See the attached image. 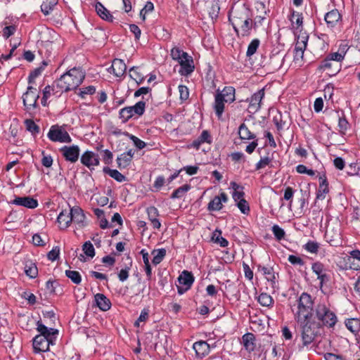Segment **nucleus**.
<instances>
[{"label": "nucleus", "mask_w": 360, "mask_h": 360, "mask_svg": "<svg viewBox=\"0 0 360 360\" xmlns=\"http://www.w3.org/2000/svg\"><path fill=\"white\" fill-rule=\"evenodd\" d=\"M85 72L81 68H73L57 79L55 84L63 91H70L76 89L84 81Z\"/></svg>", "instance_id": "f257e3e1"}, {"label": "nucleus", "mask_w": 360, "mask_h": 360, "mask_svg": "<svg viewBox=\"0 0 360 360\" xmlns=\"http://www.w3.org/2000/svg\"><path fill=\"white\" fill-rule=\"evenodd\" d=\"M313 304L311 297L307 292H302L297 300L296 309H292L295 320L304 323L312 316Z\"/></svg>", "instance_id": "f03ea898"}, {"label": "nucleus", "mask_w": 360, "mask_h": 360, "mask_svg": "<svg viewBox=\"0 0 360 360\" xmlns=\"http://www.w3.org/2000/svg\"><path fill=\"white\" fill-rule=\"evenodd\" d=\"M302 326V340L303 346H308L315 339L319 333L317 323L314 321L307 319L304 323H300Z\"/></svg>", "instance_id": "7ed1b4c3"}, {"label": "nucleus", "mask_w": 360, "mask_h": 360, "mask_svg": "<svg viewBox=\"0 0 360 360\" xmlns=\"http://www.w3.org/2000/svg\"><path fill=\"white\" fill-rule=\"evenodd\" d=\"M316 317L321 323L328 328H333L338 321L335 314L325 304H319L316 309Z\"/></svg>", "instance_id": "20e7f679"}, {"label": "nucleus", "mask_w": 360, "mask_h": 360, "mask_svg": "<svg viewBox=\"0 0 360 360\" xmlns=\"http://www.w3.org/2000/svg\"><path fill=\"white\" fill-rule=\"evenodd\" d=\"M146 109V102L139 101L134 105L124 107L120 110L119 117L123 122H127L134 116L140 117L143 115Z\"/></svg>", "instance_id": "39448f33"}, {"label": "nucleus", "mask_w": 360, "mask_h": 360, "mask_svg": "<svg viewBox=\"0 0 360 360\" xmlns=\"http://www.w3.org/2000/svg\"><path fill=\"white\" fill-rule=\"evenodd\" d=\"M252 17L250 15V9L245 4L238 5L233 6L231 11L229 13V21L232 27L238 25L239 22Z\"/></svg>", "instance_id": "423d86ee"}, {"label": "nucleus", "mask_w": 360, "mask_h": 360, "mask_svg": "<svg viewBox=\"0 0 360 360\" xmlns=\"http://www.w3.org/2000/svg\"><path fill=\"white\" fill-rule=\"evenodd\" d=\"M47 137L53 142L70 143L72 139L63 126L52 125L47 134Z\"/></svg>", "instance_id": "0eeeda50"}, {"label": "nucleus", "mask_w": 360, "mask_h": 360, "mask_svg": "<svg viewBox=\"0 0 360 360\" xmlns=\"http://www.w3.org/2000/svg\"><path fill=\"white\" fill-rule=\"evenodd\" d=\"M39 98V96L37 93V89L32 85H29L26 92L22 95V101L25 110L28 112L35 110L38 107L37 101Z\"/></svg>", "instance_id": "6e6552de"}, {"label": "nucleus", "mask_w": 360, "mask_h": 360, "mask_svg": "<svg viewBox=\"0 0 360 360\" xmlns=\"http://www.w3.org/2000/svg\"><path fill=\"white\" fill-rule=\"evenodd\" d=\"M56 337L36 335L33 338V349L34 353L46 352L49 350L51 345H54Z\"/></svg>", "instance_id": "1a4fd4ad"}, {"label": "nucleus", "mask_w": 360, "mask_h": 360, "mask_svg": "<svg viewBox=\"0 0 360 360\" xmlns=\"http://www.w3.org/2000/svg\"><path fill=\"white\" fill-rule=\"evenodd\" d=\"M194 276L190 271L184 270L178 278V281L181 285H177V292L179 295L184 294L192 286L194 282Z\"/></svg>", "instance_id": "9d476101"}, {"label": "nucleus", "mask_w": 360, "mask_h": 360, "mask_svg": "<svg viewBox=\"0 0 360 360\" xmlns=\"http://www.w3.org/2000/svg\"><path fill=\"white\" fill-rule=\"evenodd\" d=\"M233 29L238 39L250 37L252 30L254 29L252 17L239 22L238 25L233 27Z\"/></svg>", "instance_id": "9b49d317"}, {"label": "nucleus", "mask_w": 360, "mask_h": 360, "mask_svg": "<svg viewBox=\"0 0 360 360\" xmlns=\"http://www.w3.org/2000/svg\"><path fill=\"white\" fill-rule=\"evenodd\" d=\"M265 95V89L262 88L254 93L250 98H247L249 102L248 111L251 113H255L261 108V103Z\"/></svg>", "instance_id": "f8f14e48"}, {"label": "nucleus", "mask_w": 360, "mask_h": 360, "mask_svg": "<svg viewBox=\"0 0 360 360\" xmlns=\"http://www.w3.org/2000/svg\"><path fill=\"white\" fill-rule=\"evenodd\" d=\"M180 69L179 73L181 76L187 77L190 75L195 69L193 58L188 53L184 54V58L179 61Z\"/></svg>", "instance_id": "ddd939ff"}, {"label": "nucleus", "mask_w": 360, "mask_h": 360, "mask_svg": "<svg viewBox=\"0 0 360 360\" xmlns=\"http://www.w3.org/2000/svg\"><path fill=\"white\" fill-rule=\"evenodd\" d=\"M63 158L68 162H76L79 157V148L77 145L64 146L60 149Z\"/></svg>", "instance_id": "4468645a"}, {"label": "nucleus", "mask_w": 360, "mask_h": 360, "mask_svg": "<svg viewBox=\"0 0 360 360\" xmlns=\"http://www.w3.org/2000/svg\"><path fill=\"white\" fill-rule=\"evenodd\" d=\"M80 161L91 170L94 169V166H98L100 164L98 155L90 150H86L82 155Z\"/></svg>", "instance_id": "2eb2a0df"}, {"label": "nucleus", "mask_w": 360, "mask_h": 360, "mask_svg": "<svg viewBox=\"0 0 360 360\" xmlns=\"http://www.w3.org/2000/svg\"><path fill=\"white\" fill-rule=\"evenodd\" d=\"M317 69L321 72L326 70L330 71L331 75H335L341 70V65L340 63H334L330 60V59L325 58L320 62Z\"/></svg>", "instance_id": "dca6fc26"}, {"label": "nucleus", "mask_w": 360, "mask_h": 360, "mask_svg": "<svg viewBox=\"0 0 360 360\" xmlns=\"http://www.w3.org/2000/svg\"><path fill=\"white\" fill-rule=\"evenodd\" d=\"M228 201V196L224 192H221L220 195L215 196L208 204L207 210L209 211H219L222 209V202Z\"/></svg>", "instance_id": "f3484780"}, {"label": "nucleus", "mask_w": 360, "mask_h": 360, "mask_svg": "<svg viewBox=\"0 0 360 360\" xmlns=\"http://www.w3.org/2000/svg\"><path fill=\"white\" fill-rule=\"evenodd\" d=\"M11 203L18 206H22L29 209H34L38 206V202L30 196L15 197Z\"/></svg>", "instance_id": "a211bd4d"}, {"label": "nucleus", "mask_w": 360, "mask_h": 360, "mask_svg": "<svg viewBox=\"0 0 360 360\" xmlns=\"http://www.w3.org/2000/svg\"><path fill=\"white\" fill-rule=\"evenodd\" d=\"M134 155V151L132 149H129L127 152L120 154L117 158V167L120 169H125L131 162L132 158Z\"/></svg>", "instance_id": "6ab92c4d"}, {"label": "nucleus", "mask_w": 360, "mask_h": 360, "mask_svg": "<svg viewBox=\"0 0 360 360\" xmlns=\"http://www.w3.org/2000/svg\"><path fill=\"white\" fill-rule=\"evenodd\" d=\"M193 349L195 352V355L199 359H202L210 352V345L207 342L200 340L193 345Z\"/></svg>", "instance_id": "aec40b11"}, {"label": "nucleus", "mask_w": 360, "mask_h": 360, "mask_svg": "<svg viewBox=\"0 0 360 360\" xmlns=\"http://www.w3.org/2000/svg\"><path fill=\"white\" fill-rule=\"evenodd\" d=\"M329 192L328 183L325 174L319 176V185L316 191V201L323 200Z\"/></svg>", "instance_id": "412c9836"}, {"label": "nucleus", "mask_w": 360, "mask_h": 360, "mask_svg": "<svg viewBox=\"0 0 360 360\" xmlns=\"http://www.w3.org/2000/svg\"><path fill=\"white\" fill-rule=\"evenodd\" d=\"M311 269L317 275V278L320 281V286L321 288L323 283L328 281V276L324 272V265L319 262H316L312 264Z\"/></svg>", "instance_id": "4be33fe9"}, {"label": "nucleus", "mask_w": 360, "mask_h": 360, "mask_svg": "<svg viewBox=\"0 0 360 360\" xmlns=\"http://www.w3.org/2000/svg\"><path fill=\"white\" fill-rule=\"evenodd\" d=\"M341 15L338 9H333L326 13L324 20L327 26L330 28L334 27L337 23L341 20Z\"/></svg>", "instance_id": "5701e85b"}, {"label": "nucleus", "mask_w": 360, "mask_h": 360, "mask_svg": "<svg viewBox=\"0 0 360 360\" xmlns=\"http://www.w3.org/2000/svg\"><path fill=\"white\" fill-rule=\"evenodd\" d=\"M146 212L153 228L159 229L161 227V223L158 218L160 215L158 210L154 206H150L147 208Z\"/></svg>", "instance_id": "b1692460"}, {"label": "nucleus", "mask_w": 360, "mask_h": 360, "mask_svg": "<svg viewBox=\"0 0 360 360\" xmlns=\"http://www.w3.org/2000/svg\"><path fill=\"white\" fill-rule=\"evenodd\" d=\"M226 102L223 99L219 94V89L217 90L216 94L214 96V102L213 105V108L215 112L217 117L220 119L223 115L224 110V105Z\"/></svg>", "instance_id": "393cba45"}, {"label": "nucleus", "mask_w": 360, "mask_h": 360, "mask_svg": "<svg viewBox=\"0 0 360 360\" xmlns=\"http://www.w3.org/2000/svg\"><path fill=\"white\" fill-rule=\"evenodd\" d=\"M112 70L113 74L117 77H122L126 72L127 65L124 60L119 58H115L112 60L110 68Z\"/></svg>", "instance_id": "a878e982"}, {"label": "nucleus", "mask_w": 360, "mask_h": 360, "mask_svg": "<svg viewBox=\"0 0 360 360\" xmlns=\"http://www.w3.org/2000/svg\"><path fill=\"white\" fill-rule=\"evenodd\" d=\"M242 344L248 352H252L255 350V336L252 333H247L242 336Z\"/></svg>", "instance_id": "bb28decb"}, {"label": "nucleus", "mask_w": 360, "mask_h": 360, "mask_svg": "<svg viewBox=\"0 0 360 360\" xmlns=\"http://www.w3.org/2000/svg\"><path fill=\"white\" fill-rule=\"evenodd\" d=\"M96 306L102 311H106L111 307L110 300L103 294L97 293L94 296Z\"/></svg>", "instance_id": "cd10ccee"}, {"label": "nucleus", "mask_w": 360, "mask_h": 360, "mask_svg": "<svg viewBox=\"0 0 360 360\" xmlns=\"http://www.w3.org/2000/svg\"><path fill=\"white\" fill-rule=\"evenodd\" d=\"M212 142V138L210 134V132L207 130H203L201 133V134L195 139L193 142L191 146L198 150L200 148V146L204 143H211Z\"/></svg>", "instance_id": "c85d7f7f"}, {"label": "nucleus", "mask_w": 360, "mask_h": 360, "mask_svg": "<svg viewBox=\"0 0 360 360\" xmlns=\"http://www.w3.org/2000/svg\"><path fill=\"white\" fill-rule=\"evenodd\" d=\"M349 267L354 270H360V250H354L349 252L348 257Z\"/></svg>", "instance_id": "c756f323"}, {"label": "nucleus", "mask_w": 360, "mask_h": 360, "mask_svg": "<svg viewBox=\"0 0 360 360\" xmlns=\"http://www.w3.org/2000/svg\"><path fill=\"white\" fill-rule=\"evenodd\" d=\"M96 11L99 17L109 22H112L113 21V16L111 13L100 2L96 4Z\"/></svg>", "instance_id": "7c9ffc66"}, {"label": "nucleus", "mask_w": 360, "mask_h": 360, "mask_svg": "<svg viewBox=\"0 0 360 360\" xmlns=\"http://www.w3.org/2000/svg\"><path fill=\"white\" fill-rule=\"evenodd\" d=\"M57 221L60 229H67L72 221L70 211L62 210L58 216Z\"/></svg>", "instance_id": "2f4dec72"}, {"label": "nucleus", "mask_w": 360, "mask_h": 360, "mask_svg": "<svg viewBox=\"0 0 360 360\" xmlns=\"http://www.w3.org/2000/svg\"><path fill=\"white\" fill-rule=\"evenodd\" d=\"M37 330L39 333L38 335L56 337L58 333V330L57 329L52 328H49L40 321H37Z\"/></svg>", "instance_id": "473e14b6"}, {"label": "nucleus", "mask_w": 360, "mask_h": 360, "mask_svg": "<svg viewBox=\"0 0 360 360\" xmlns=\"http://www.w3.org/2000/svg\"><path fill=\"white\" fill-rule=\"evenodd\" d=\"M72 221L76 222L78 224H83L85 215L83 210L79 207H73L70 210Z\"/></svg>", "instance_id": "72a5a7b5"}, {"label": "nucleus", "mask_w": 360, "mask_h": 360, "mask_svg": "<svg viewBox=\"0 0 360 360\" xmlns=\"http://www.w3.org/2000/svg\"><path fill=\"white\" fill-rule=\"evenodd\" d=\"M219 94L226 103H231L235 101V89L233 86H225L222 91L219 90Z\"/></svg>", "instance_id": "f704fd0d"}, {"label": "nucleus", "mask_w": 360, "mask_h": 360, "mask_svg": "<svg viewBox=\"0 0 360 360\" xmlns=\"http://www.w3.org/2000/svg\"><path fill=\"white\" fill-rule=\"evenodd\" d=\"M238 134L242 140L256 139V136L252 133L245 124L243 123L238 128Z\"/></svg>", "instance_id": "c9c22d12"}, {"label": "nucleus", "mask_w": 360, "mask_h": 360, "mask_svg": "<svg viewBox=\"0 0 360 360\" xmlns=\"http://www.w3.org/2000/svg\"><path fill=\"white\" fill-rule=\"evenodd\" d=\"M103 171L105 174H108L111 178L114 179L117 182L121 183L126 180L125 176H124L117 169H112L108 167H105Z\"/></svg>", "instance_id": "e433bc0d"}, {"label": "nucleus", "mask_w": 360, "mask_h": 360, "mask_svg": "<svg viewBox=\"0 0 360 360\" xmlns=\"http://www.w3.org/2000/svg\"><path fill=\"white\" fill-rule=\"evenodd\" d=\"M345 326L354 335L360 331V320L358 319H348L345 321Z\"/></svg>", "instance_id": "4c0bfd02"}, {"label": "nucleus", "mask_w": 360, "mask_h": 360, "mask_svg": "<svg viewBox=\"0 0 360 360\" xmlns=\"http://www.w3.org/2000/svg\"><path fill=\"white\" fill-rule=\"evenodd\" d=\"M341 114L342 115H340L338 112L339 131L340 134H345L346 131L349 129L350 124L347 120L346 119L344 112H342Z\"/></svg>", "instance_id": "58836bf2"}, {"label": "nucleus", "mask_w": 360, "mask_h": 360, "mask_svg": "<svg viewBox=\"0 0 360 360\" xmlns=\"http://www.w3.org/2000/svg\"><path fill=\"white\" fill-rule=\"evenodd\" d=\"M264 275L266 277V279L271 283L272 287H274V285L276 283V278L275 276V273L272 267L263 266L261 269Z\"/></svg>", "instance_id": "ea45409f"}, {"label": "nucleus", "mask_w": 360, "mask_h": 360, "mask_svg": "<svg viewBox=\"0 0 360 360\" xmlns=\"http://www.w3.org/2000/svg\"><path fill=\"white\" fill-rule=\"evenodd\" d=\"M153 258L152 262L154 265L159 264L165 258L166 255V250L165 248H160L158 250H153L152 251Z\"/></svg>", "instance_id": "a19ab883"}, {"label": "nucleus", "mask_w": 360, "mask_h": 360, "mask_svg": "<svg viewBox=\"0 0 360 360\" xmlns=\"http://www.w3.org/2000/svg\"><path fill=\"white\" fill-rule=\"evenodd\" d=\"M129 77L133 79L137 84H141L144 81V76L139 71V68L133 66L129 69Z\"/></svg>", "instance_id": "79ce46f5"}, {"label": "nucleus", "mask_w": 360, "mask_h": 360, "mask_svg": "<svg viewBox=\"0 0 360 360\" xmlns=\"http://www.w3.org/2000/svg\"><path fill=\"white\" fill-rule=\"evenodd\" d=\"M58 4V0H45L43 1L41 5V12L47 15H49L55 6Z\"/></svg>", "instance_id": "37998d69"}, {"label": "nucleus", "mask_w": 360, "mask_h": 360, "mask_svg": "<svg viewBox=\"0 0 360 360\" xmlns=\"http://www.w3.org/2000/svg\"><path fill=\"white\" fill-rule=\"evenodd\" d=\"M290 20L291 21L292 25L294 27L295 25L296 28L298 29L300 27L302 26V23H303L302 13L292 11Z\"/></svg>", "instance_id": "c03bdc74"}, {"label": "nucleus", "mask_w": 360, "mask_h": 360, "mask_svg": "<svg viewBox=\"0 0 360 360\" xmlns=\"http://www.w3.org/2000/svg\"><path fill=\"white\" fill-rule=\"evenodd\" d=\"M24 123H25L26 129L28 131H30L32 134V135L36 136L39 133V131H40L39 127L32 120H30V119L25 120Z\"/></svg>", "instance_id": "a18cd8bd"}, {"label": "nucleus", "mask_w": 360, "mask_h": 360, "mask_svg": "<svg viewBox=\"0 0 360 360\" xmlns=\"http://www.w3.org/2000/svg\"><path fill=\"white\" fill-rule=\"evenodd\" d=\"M308 39L309 36L306 34H302L297 36L295 49L305 51L307 46Z\"/></svg>", "instance_id": "49530a36"}, {"label": "nucleus", "mask_w": 360, "mask_h": 360, "mask_svg": "<svg viewBox=\"0 0 360 360\" xmlns=\"http://www.w3.org/2000/svg\"><path fill=\"white\" fill-rule=\"evenodd\" d=\"M257 301L263 307H270L272 305L274 300L270 295L266 292H262L259 295Z\"/></svg>", "instance_id": "de8ad7c7"}, {"label": "nucleus", "mask_w": 360, "mask_h": 360, "mask_svg": "<svg viewBox=\"0 0 360 360\" xmlns=\"http://www.w3.org/2000/svg\"><path fill=\"white\" fill-rule=\"evenodd\" d=\"M190 188L191 186L189 184H184L179 187L173 191L171 195V198L175 199L182 198L186 194V193L190 190Z\"/></svg>", "instance_id": "09e8293b"}, {"label": "nucleus", "mask_w": 360, "mask_h": 360, "mask_svg": "<svg viewBox=\"0 0 360 360\" xmlns=\"http://www.w3.org/2000/svg\"><path fill=\"white\" fill-rule=\"evenodd\" d=\"M347 174L360 176V162H352L347 166Z\"/></svg>", "instance_id": "8fccbe9b"}, {"label": "nucleus", "mask_w": 360, "mask_h": 360, "mask_svg": "<svg viewBox=\"0 0 360 360\" xmlns=\"http://www.w3.org/2000/svg\"><path fill=\"white\" fill-rule=\"evenodd\" d=\"M259 44H260L259 39H252L248 46V49L246 51V56L248 58H250L252 56H253L256 53L257 49L259 48Z\"/></svg>", "instance_id": "3c124183"}, {"label": "nucleus", "mask_w": 360, "mask_h": 360, "mask_svg": "<svg viewBox=\"0 0 360 360\" xmlns=\"http://www.w3.org/2000/svg\"><path fill=\"white\" fill-rule=\"evenodd\" d=\"M65 276L75 284H79L82 281V277L79 271L72 270H66Z\"/></svg>", "instance_id": "603ef678"}, {"label": "nucleus", "mask_w": 360, "mask_h": 360, "mask_svg": "<svg viewBox=\"0 0 360 360\" xmlns=\"http://www.w3.org/2000/svg\"><path fill=\"white\" fill-rule=\"evenodd\" d=\"M84 253L89 257L93 258L95 256V249L90 241H86L82 245Z\"/></svg>", "instance_id": "864d4df0"}, {"label": "nucleus", "mask_w": 360, "mask_h": 360, "mask_svg": "<svg viewBox=\"0 0 360 360\" xmlns=\"http://www.w3.org/2000/svg\"><path fill=\"white\" fill-rule=\"evenodd\" d=\"M304 248L308 252L316 254L319 249V243L316 241L309 240L304 245Z\"/></svg>", "instance_id": "5fc2aeb1"}, {"label": "nucleus", "mask_w": 360, "mask_h": 360, "mask_svg": "<svg viewBox=\"0 0 360 360\" xmlns=\"http://www.w3.org/2000/svg\"><path fill=\"white\" fill-rule=\"evenodd\" d=\"M187 53L186 52L183 51L179 47H174L171 50V57L173 60L179 61L184 58V54Z\"/></svg>", "instance_id": "6e6d98bb"}, {"label": "nucleus", "mask_w": 360, "mask_h": 360, "mask_svg": "<svg viewBox=\"0 0 360 360\" xmlns=\"http://www.w3.org/2000/svg\"><path fill=\"white\" fill-rule=\"evenodd\" d=\"M271 230H272V232L274 235V237L276 238V240H281L282 239L284 238L285 235V231L282 228H281L278 225L274 224L272 226Z\"/></svg>", "instance_id": "4d7b16f0"}, {"label": "nucleus", "mask_w": 360, "mask_h": 360, "mask_svg": "<svg viewBox=\"0 0 360 360\" xmlns=\"http://www.w3.org/2000/svg\"><path fill=\"white\" fill-rule=\"evenodd\" d=\"M96 92V87L94 86H88L79 89L78 95L82 98H84L86 95H93Z\"/></svg>", "instance_id": "13d9d810"}, {"label": "nucleus", "mask_w": 360, "mask_h": 360, "mask_svg": "<svg viewBox=\"0 0 360 360\" xmlns=\"http://www.w3.org/2000/svg\"><path fill=\"white\" fill-rule=\"evenodd\" d=\"M236 205L243 214L246 215L249 214L250 211V206L245 200H239L236 202Z\"/></svg>", "instance_id": "bf43d9fd"}, {"label": "nucleus", "mask_w": 360, "mask_h": 360, "mask_svg": "<svg viewBox=\"0 0 360 360\" xmlns=\"http://www.w3.org/2000/svg\"><path fill=\"white\" fill-rule=\"evenodd\" d=\"M126 134L133 141L134 144L138 149L141 150L146 147V143L144 141L139 139L138 137L135 136L133 134H130L129 133H127Z\"/></svg>", "instance_id": "052dcab7"}, {"label": "nucleus", "mask_w": 360, "mask_h": 360, "mask_svg": "<svg viewBox=\"0 0 360 360\" xmlns=\"http://www.w3.org/2000/svg\"><path fill=\"white\" fill-rule=\"evenodd\" d=\"M271 162V158L268 156L262 157L255 165V169L259 170L268 166Z\"/></svg>", "instance_id": "680f3d73"}, {"label": "nucleus", "mask_w": 360, "mask_h": 360, "mask_svg": "<svg viewBox=\"0 0 360 360\" xmlns=\"http://www.w3.org/2000/svg\"><path fill=\"white\" fill-rule=\"evenodd\" d=\"M294 193H295V190L292 187L288 186L285 189L283 199L285 200L290 201V202H289V208L290 209L291 208V206H292V200Z\"/></svg>", "instance_id": "e2e57ef3"}, {"label": "nucleus", "mask_w": 360, "mask_h": 360, "mask_svg": "<svg viewBox=\"0 0 360 360\" xmlns=\"http://www.w3.org/2000/svg\"><path fill=\"white\" fill-rule=\"evenodd\" d=\"M149 311L147 308L142 309L137 321L134 323V326L138 327L140 322L146 321L149 317Z\"/></svg>", "instance_id": "0e129e2a"}, {"label": "nucleus", "mask_w": 360, "mask_h": 360, "mask_svg": "<svg viewBox=\"0 0 360 360\" xmlns=\"http://www.w3.org/2000/svg\"><path fill=\"white\" fill-rule=\"evenodd\" d=\"M16 31V26L15 25H9V26H6L5 27L3 30H2V35L4 38L6 39H8L11 36H12L13 34H14V33Z\"/></svg>", "instance_id": "69168bd1"}, {"label": "nucleus", "mask_w": 360, "mask_h": 360, "mask_svg": "<svg viewBox=\"0 0 360 360\" xmlns=\"http://www.w3.org/2000/svg\"><path fill=\"white\" fill-rule=\"evenodd\" d=\"M60 248L58 246L53 247V249L47 254V257L51 261H56L59 258Z\"/></svg>", "instance_id": "338daca9"}, {"label": "nucleus", "mask_w": 360, "mask_h": 360, "mask_svg": "<svg viewBox=\"0 0 360 360\" xmlns=\"http://www.w3.org/2000/svg\"><path fill=\"white\" fill-rule=\"evenodd\" d=\"M25 272L27 276L32 278H35L38 274L37 268L34 264H32L30 266H26Z\"/></svg>", "instance_id": "774afa93"}]
</instances>
